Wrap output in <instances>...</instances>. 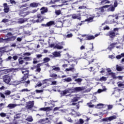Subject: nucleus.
I'll use <instances>...</instances> for the list:
<instances>
[{
    "label": "nucleus",
    "instance_id": "f257e3e1",
    "mask_svg": "<svg viewBox=\"0 0 124 124\" xmlns=\"http://www.w3.org/2000/svg\"><path fill=\"white\" fill-rule=\"evenodd\" d=\"M116 47L117 49H120L122 47V44L119 43H113L110 45L109 47H108V49L109 50H112L113 48Z\"/></svg>",
    "mask_w": 124,
    "mask_h": 124
},
{
    "label": "nucleus",
    "instance_id": "f03ea898",
    "mask_svg": "<svg viewBox=\"0 0 124 124\" xmlns=\"http://www.w3.org/2000/svg\"><path fill=\"white\" fill-rule=\"evenodd\" d=\"M16 38H17V36H13V34L11 32H8L7 33V38H6L5 40L6 41H14Z\"/></svg>",
    "mask_w": 124,
    "mask_h": 124
},
{
    "label": "nucleus",
    "instance_id": "7ed1b4c3",
    "mask_svg": "<svg viewBox=\"0 0 124 124\" xmlns=\"http://www.w3.org/2000/svg\"><path fill=\"white\" fill-rule=\"evenodd\" d=\"M31 55V52H25L23 53V56H24L25 57L23 58V60L26 62H30V61H31V60H32V58L30 57Z\"/></svg>",
    "mask_w": 124,
    "mask_h": 124
},
{
    "label": "nucleus",
    "instance_id": "20e7f679",
    "mask_svg": "<svg viewBox=\"0 0 124 124\" xmlns=\"http://www.w3.org/2000/svg\"><path fill=\"white\" fill-rule=\"evenodd\" d=\"M18 14L20 17H26L27 15H29V14H30V12H26L25 11V9H23L19 11Z\"/></svg>",
    "mask_w": 124,
    "mask_h": 124
},
{
    "label": "nucleus",
    "instance_id": "39448f33",
    "mask_svg": "<svg viewBox=\"0 0 124 124\" xmlns=\"http://www.w3.org/2000/svg\"><path fill=\"white\" fill-rule=\"evenodd\" d=\"M110 5H106L103 6L102 8L95 9L96 11H98V14H101V13H103L104 11H105V9L104 8H108Z\"/></svg>",
    "mask_w": 124,
    "mask_h": 124
},
{
    "label": "nucleus",
    "instance_id": "423d86ee",
    "mask_svg": "<svg viewBox=\"0 0 124 124\" xmlns=\"http://www.w3.org/2000/svg\"><path fill=\"white\" fill-rule=\"evenodd\" d=\"M33 105H34V101H29L26 103L25 107L26 109L30 110V109L33 107Z\"/></svg>",
    "mask_w": 124,
    "mask_h": 124
},
{
    "label": "nucleus",
    "instance_id": "0eeeda50",
    "mask_svg": "<svg viewBox=\"0 0 124 124\" xmlns=\"http://www.w3.org/2000/svg\"><path fill=\"white\" fill-rule=\"evenodd\" d=\"M34 23H39L42 22V16L41 15H38L37 16L35 17L32 20Z\"/></svg>",
    "mask_w": 124,
    "mask_h": 124
},
{
    "label": "nucleus",
    "instance_id": "6e6552de",
    "mask_svg": "<svg viewBox=\"0 0 124 124\" xmlns=\"http://www.w3.org/2000/svg\"><path fill=\"white\" fill-rule=\"evenodd\" d=\"M70 93H74V92H73V89L71 88H68V89L62 91L61 93V94L62 96H64L65 94Z\"/></svg>",
    "mask_w": 124,
    "mask_h": 124
},
{
    "label": "nucleus",
    "instance_id": "1a4fd4ad",
    "mask_svg": "<svg viewBox=\"0 0 124 124\" xmlns=\"http://www.w3.org/2000/svg\"><path fill=\"white\" fill-rule=\"evenodd\" d=\"M117 119V116L113 115L110 116L109 117H107L105 118H103L102 119L103 122H111V121H113V120H116Z\"/></svg>",
    "mask_w": 124,
    "mask_h": 124
},
{
    "label": "nucleus",
    "instance_id": "9d476101",
    "mask_svg": "<svg viewBox=\"0 0 124 124\" xmlns=\"http://www.w3.org/2000/svg\"><path fill=\"white\" fill-rule=\"evenodd\" d=\"M109 36L112 38L115 37V36L118 34V28L114 29L113 31H109Z\"/></svg>",
    "mask_w": 124,
    "mask_h": 124
},
{
    "label": "nucleus",
    "instance_id": "9b49d317",
    "mask_svg": "<svg viewBox=\"0 0 124 124\" xmlns=\"http://www.w3.org/2000/svg\"><path fill=\"white\" fill-rule=\"evenodd\" d=\"M9 72H10V69H0V79H2L3 78V76L1 77L0 75H2L3 74H7Z\"/></svg>",
    "mask_w": 124,
    "mask_h": 124
},
{
    "label": "nucleus",
    "instance_id": "f8f14e48",
    "mask_svg": "<svg viewBox=\"0 0 124 124\" xmlns=\"http://www.w3.org/2000/svg\"><path fill=\"white\" fill-rule=\"evenodd\" d=\"M2 78L3 79V81L6 83V84H9L10 81H11V78L8 75L4 76Z\"/></svg>",
    "mask_w": 124,
    "mask_h": 124
},
{
    "label": "nucleus",
    "instance_id": "ddd939ff",
    "mask_svg": "<svg viewBox=\"0 0 124 124\" xmlns=\"http://www.w3.org/2000/svg\"><path fill=\"white\" fill-rule=\"evenodd\" d=\"M84 90H85V87H78L74 88L73 89V91H74V93H79V92H81V91H84Z\"/></svg>",
    "mask_w": 124,
    "mask_h": 124
},
{
    "label": "nucleus",
    "instance_id": "4468645a",
    "mask_svg": "<svg viewBox=\"0 0 124 124\" xmlns=\"http://www.w3.org/2000/svg\"><path fill=\"white\" fill-rule=\"evenodd\" d=\"M72 18L73 19H78L81 21V14H74L72 15Z\"/></svg>",
    "mask_w": 124,
    "mask_h": 124
},
{
    "label": "nucleus",
    "instance_id": "2eb2a0df",
    "mask_svg": "<svg viewBox=\"0 0 124 124\" xmlns=\"http://www.w3.org/2000/svg\"><path fill=\"white\" fill-rule=\"evenodd\" d=\"M3 6H4V12L5 13H8L9 12V6L7 5V3H4L3 4Z\"/></svg>",
    "mask_w": 124,
    "mask_h": 124
},
{
    "label": "nucleus",
    "instance_id": "dca6fc26",
    "mask_svg": "<svg viewBox=\"0 0 124 124\" xmlns=\"http://www.w3.org/2000/svg\"><path fill=\"white\" fill-rule=\"evenodd\" d=\"M41 14H44V13H47L48 12V8L46 7H43L40 9Z\"/></svg>",
    "mask_w": 124,
    "mask_h": 124
},
{
    "label": "nucleus",
    "instance_id": "f3484780",
    "mask_svg": "<svg viewBox=\"0 0 124 124\" xmlns=\"http://www.w3.org/2000/svg\"><path fill=\"white\" fill-rule=\"evenodd\" d=\"M120 15H121V14H117L115 15H112L111 17H112V18H114L115 17L116 20H118V19H119V18L121 17H123V20H124V15L121 16Z\"/></svg>",
    "mask_w": 124,
    "mask_h": 124
},
{
    "label": "nucleus",
    "instance_id": "a211bd4d",
    "mask_svg": "<svg viewBox=\"0 0 124 124\" xmlns=\"http://www.w3.org/2000/svg\"><path fill=\"white\" fill-rule=\"evenodd\" d=\"M20 105H16V104H9L7 106V108H9V109H13V108H15L16 106H19Z\"/></svg>",
    "mask_w": 124,
    "mask_h": 124
},
{
    "label": "nucleus",
    "instance_id": "6ab92c4d",
    "mask_svg": "<svg viewBox=\"0 0 124 124\" xmlns=\"http://www.w3.org/2000/svg\"><path fill=\"white\" fill-rule=\"evenodd\" d=\"M98 35H99L98 34H95L94 36L93 35H89L87 37V40H92V39H94L95 37H97Z\"/></svg>",
    "mask_w": 124,
    "mask_h": 124
},
{
    "label": "nucleus",
    "instance_id": "aec40b11",
    "mask_svg": "<svg viewBox=\"0 0 124 124\" xmlns=\"http://www.w3.org/2000/svg\"><path fill=\"white\" fill-rule=\"evenodd\" d=\"M28 21V18H19L18 20V23L19 24H24V23H25V22H27Z\"/></svg>",
    "mask_w": 124,
    "mask_h": 124
},
{
    "label": "nucleus",
    "instance_id": "412c9836",
    "mask_svg": "<svg viewBox=\"0 0 124 124\" xmlns=\"http://www.w3.org/2000/svg\"><path fill=\"white\" fill-rule=\"evenodd\" d=\"M30 71L27 69H23L22 70V73L24 74V76H27L29 74Z\"/></svg>",
    "mask_w": 124,
    "mask_h": 124
},
{
    "label": "nucleus",
    "instance_id": "4be33fe9",
    "mask_svg": "<svg viewBox=\"0 0 124 124\" xmlns=\"http://www.w3.org/2000/svg\"><path fill=\"white\" fill-rule=\"evenodd\" d=\"M117 85L119 88H124V81H119L117 83Z\"/></svg>",
    "mask_w": 124,
    "mask_h": 124
},
{
    "label": "nucleus",
    "instance_id": "5701e85b",
    "mask_svg": "<svg viewBox=\"0 0 124 124\" xmlns=\"http://www.w3.org/2000/svg\"><path fill=\"white\" fill-rule=\"evenodd\" d=\"M55 25V21H50L47 22L46 24V27H51V26H54Z\"/></svg>",
    "mask_w": 124,
    "mask_h": 124
},
{
    "label": "nucleus",
    "instance_id": "b1692460",
    "mask_svg": "<svg viewBox=\"0 0 124 124\" xmlns=\"http://www.w3.org/2000/svg\"><path fill=\"white\" fill-rule=\"evenodd\" d=\"M51 67L52 68H53L52 70H54V71H56L57 72H59L61 70V68L59 67H55V66H53Z\"/></svg>",
    "mask_w": 124,
    "mask_h": 124
},
{
    "label": "nucleus",
    "instance_id": "393cba45",
    "mask_svg": "<svg viewBox=\"0 0 124 124\" xmlns=\"http://www.w3.org/2000/svg\"><path fill=\"white\" fill-rule=\"evenodd\" d=\"M49 77H51L52 78H54V79H57L58 78H60V77L58 76V75H57V74H51L49 75Z\"/></svg>",
    "mask_w": 124,
    "mask_h": 124
},
{
    "label": "nucleus",
    "instance_id": "a878e982",
    "mask_svg": "<svg viewBox=\"0 0 124 124\" xmlns=\"http://www.w3.org/2000/svg\"><path fill=\"white\" fill-rule=\"evenodd\" d=\"M39 3H31L30 4V7H37V6H38L39 5Z\"/></svg>",
    "mask_w": 124,
    "mask_h": 124
},
{
    "label": "nucleus",
    "instance_id": "bb28decb",
    "mask_svg": "<svg viewBox=\"0 0 124 124\" xmlns=\"http://www.w3.org/2000/svg\"><path fill=\"white\" fill-rule=\"evenodd\" d=\"M100 3L101 4H106V3H110V1L108 0H102Z\"/></svg>",
    "mask_w": 124,
    "mask_h": 124
},
{
    "label": "nucleus",
    "instance_id": "cd10ccee",
    "mask_svg": "<svg viewBox=\"0 0 124 124\" xmlns=\"http://www.w3.org/2000/svg\"><path fill=\"white\" fill-rule=\"evenodd\" d=\"M59 49V50H61V49H63V46H60L59 45H56V46H54V49Z\"/></svg>",
    "mask_w": 124,
    "mask_h": 124
},
{
    "label": "nucleus",
    "instance_id": "c85d7f7f",
    "mask_svg": "<svg viewBox=\"0 0 124 124\" xmlns=\"http://www.w3.org/2000/svg\"><path fill=\"white\" fill-rule=\"evenodd\" d=\"M65 71H72V72H74L75 71V68L74 67H71L70 68H66L65 70Z\"/></svg>",
    "mask_w": 124,
    "mask_h": 124
},
{
    "label": "nucleus",
    "instance_id": "c756f323",
    "mask_svg": "<svg viewBox=\"0 0 124 124\" xmlns=\"http://www.w3.org/2000/svg\"><path fill=\"white\" fill-rule=\"evenodd\" d=\"M18 62L19 64H23V63L25 62V60H23V58L22 57H20L18 59Z\"/></svg>",
    "mask_w": 124,
    "mask_h": 124
},
{
    "label": "nucleus",
    "instance_id": "7c9ffc66",
    "mask_svg": "<svg viewBox=\"0 0 124 124\" xmlns=\"http://www.w3.org/2000/svg\"><path fill=\"white\" fill-rule=\"evenodd\" d=\"M67 118V116L64 117V119H65L66 121H67V122H69V123H73V120H72L71 118Z\"/></svg>",
    "mask_w": 124,
    "mask_h": 124
},
{
    "label": "nucleus",
    "instance_id": "2f4dec72",
    "mask_svg": "<svg viewBox=\"0 0 124 124\" xmlns=\"http://www.w3.org/2000/svg\"><path fill=\"white\" fill-rule=\"evenodd\" d=\"M108 12L111 11L112 12L115 11V7L114 6L110 7L108 10Z\"/></svg>",
    "mask_w": 124,
    "mask_h": 124
},
{
    "label": "nucleus",
    "instance_id": "473e14b6",
    "mask_svg": "<svg viewBox=\"0 0 124 124\" xmlns=\"http://www.w3.org/2000/svg\"><path fill=\"white\" fill-rule=\"evenodd\" d=\"M6 50V46L0 47V53H4Z\"/></svg>",
    "mask_w": 124,
    "mask_h": 124
},
{
    "label": "nucleus",
    "instance_id": "72a5a7b5",
    "mask_svg": "<svg viewBox=\"0 0 124 124\" xmlns=\"http://www.w3.org/2000/svg\"><path fill=\"white\" fill-rule=\"evenodd\" d=\"M53 55L55 57H60V56H61V53H60L59 52H55L53 53Z\"/></svg>",
    "mask_w": 124,
    "mask_h": 124
},
{
    "label": "nucleus",
    "instance_id": "f704fd0d",
    "mask_svg": "<svg viewBox=\"0 0 124 124\" xmlns=\"http://www.w3.org/2000/svg\"><path fill=\"white\" fill-rule=\"evenodd\" d=\"M78 99H79L78 97H74V98L71 99V101L72 102H76L78 101Z\"/></svg>",
    "mask_w": 124,
    "mask_h": 124
},
{
    "label": "nucleus",
    "instance_id": "c9c22d12",
    "mask_svg": "<svg viewBox=\"0 0 124 124\" xmlns=\"http://www.w3.org/2000/svg\"><path fill=\"white\" fill-rule=\"evenodd\" d=\"M26 120L27 121V122H31L33 121V119H32V116H29L26 119Z\"/></svg>",
    "mask_w": 124,
    "mask_h": 124
},
{
    "label": "nucleus",
    "instance_id": "e433bc0d",
    "mask_svg": "<svg viewBox=\"0 0 124 124\" xmlns=\"http://www.w3.org/2000/svg\"><path fill=\"white\" fill-rule=\"evenodd\" d=\"M106 106L108 107V110L109 111L113 108V105H106Z\"/></svg>",
    "mask_w": 124,
    "mask_h": 124
},
{
    "label": "nucleus",
    "instance_id": "4c0bfd02",
    "mask_svg": "<svg viewBox=\"0 0 124 124\" xmlns=\"http://www.w3.org/2000/svg\"><path fill=\"white\" fill-rule=\"evenodd\" d=\"M93 16L91 17H89V18H87V19L85 20L86 22H93Z\"/></svg>",
    "mask_w": 124,
    "mask_h": 124
},
{
    "label": "nucleus",
    "instance_id": "58836bf2",
    "mask_svg": "<svg viewBox=\"0 0 124 124\" xmlns=\"http://www.w3.org/2000/svg\"><path fill=\"white\" fill-rule=\"evenodd\" d=\"M63 80L65 82H71V81H72V79L71 78H64Z\"/></svg>",
    "mask_w": 124,
    "mask_h": 124
},
{
    "label": "nucleus",
    "instance_id": "ea45409f",
    "mask_svg": "<svg viewBox=\"0 0 124 124\" xmlns=\"http://www.w3.org/2000/svg\"><path fill=\"white\" fill-rule=\"evenodd\" d=\"M109 75L113 78V79H116L117 77H116V74L114 73H109Z\"/></svg>",
    "mask_w": 124,
    "mask_h": 124
},
{
    "label": "nucleus",
    "instance_id": "a19ab883",
    "mask_svg": "<svg viewBox=\"0 0 124 124\" xmlns=\"http://www.w3.org/2000/svg\"><path fill=\"white\" fill-rule=\"evenodd\" d=\"M116 69L118 71H122L123 70V67L117 65L116 66Z\"/></svg>",
    "mask_w": 124,
    "mask_h": 124
},
{
    "label": "nucleus",
    "instance_id": "79ce46f5",
    "mask_svg": "<svg viewBox=\"0 0 124 124\" xmlns=\"http://www.w3.org/2000/svg\"><path fill=\"white\" fill-rule=\"evenodd\" d=\"M6 115H7V113H5L4 112H1L0 113V116L2 118H4V117H6Z\"/></svg>",
    "mask_w": 124,
    "mask_h": 124
},
{
    "label": "nucleus",
    "instance_id": "37998d69",
    "mask_svg": "<svg viewBox=\"0 0 124 124\" xmlns=\"http://www.w3.org/2000/svg\"><path fill=\"white\" fill-rule=\"evenodd\" d=\"M44 62H50V58L48 57H46L43 59Z\"/></svg>",
    "mask_w": 124,
    "mask_h": 124
},
{
    "label": "nucleus",
    "instance_id": "c03bdc74",
    "mask_svg": "<svg viewBox=\"0 0 124 124\" xmlns=\"http://www.w3.org/2000/svg\"><path fill=\"white\" fill-rule=\"evenodd\" d=\"M21 118V113H18L15 116V119H20Z\"/></svg>",
    "mask_w": 124,
    "mask_h": 124
},
{
    "label": "nucleus",
    "instance_id": "a18cd8bd",
    "mask_svg": "<svg viewBox=\"0 0 124 124\" xmlns=\"http://www.w3.org/2000/svg\"><path fill=\"white\" fill-rule=\"evenodd\" d=\"M11 93V92L9 90L5 91L4 92V94H6V95H9Z\"/></svg>",
    "mask_w": 124,
    "mask_h": 124
},
{
    "label": "nucleus",
    "instance_id": "49530a36",
    "mask_svg": "<svg viewBox=\"0 0 124 124\" xmlns=\"http://www.w3.org/2000/svg\"><path fill=\"white\" fill-rule=\"evenodd\" d=\"M114 22H115V20H114V18H112L111 19L108 20V24H113L114 23Z\"/></svg>",
    "mask_w": 124,
    "mask_h": 124
},
{
    "label": "nucleus",
    "instance_id": "de8ad7c7",
    "mask_svg": "<svg viewBox=\"0 0 124 124\" xmlns=\"http://www.w3.org/2000/svg\"><path fill=\"white\" fill-rule=\"evenodd\" d=\"M4 108V104L3 103H0V110L1 111L2 109Z\"/></svg>",
    "mask_w": 124,
    "mask_h": 124
},
{
    "label": "nucleus",
    "instance_id": "09e8293b",
    "mask_svg": "<svg viewBox=\"0 0 124 124\" xmlns=\"http://www.w3.org/2000/svg\"><path fill=\"white\" fill-rule=\"evenodd\" d=\"M50 79H46L43 80V85H44V84H47V82H48V81H50Z\"/></svg>",
    "mask_w": 124,
    "mask_h": 124
},
{
    "label": "nucleus",
    "instance_id": "8fccbe9b",
    "mask_svg": "<svg viewBox=\"0 0 124 124\" xmlns=\"http://www.w3.org/2000/svg\"><path fill=\"white\" fill-rule=\"evenodd\" d=\"M75 81V82H78V83H81V82L83 81V79H82L81 78H78L76 79Z\"/></svg>",
    "mask_w": 124,
    "mask_h": 124
},
{
    "label": "nucleus",
    "instance_id": "3c124183",
    "mask_svg": "<svg viewBox=\"0 0 124 124\" xmlns=\"http://www.w3.org/2000/svg\"><path fill=\"white\" fill-rule=\"evenodd\" d=\"M103 104H99L97 105V108L98 109H100V108H102L103 107Z\"/></svg>",
    "mask_w": 124,
    "mask_h": 124
},
{
    "label": "nucleus",
    "instance_id": "603ef678",
    "mask_svg": "<svg viewBox=\"0 0 124 124\" xmlns=\"http://www.w3.org/2000/svg\"><path fill=\"white\" fill-rule=\"evenodd\" d=\"M58 102V101H54V100H50V104H51L52 105H53V107H55V104H54L53 103H56V102Z\"/></svg>",
    "mask_w": 124,
    "mask_h": 124
},
{
    "label": "nucleus",
    "instance_id": "864d4df0",
    "mask_svg": "<svg viewBox=\"0 0 124 124\" xmlns=\"http://www.w3.org/2000/svg\"><path fill=\"white\" fill-rule=\"evenodd\" d=\"M28 79V76H24L22 78L21 81L24 82V81H26Z\"/></svg>",
    "mask_w": 124,
    "mask_h": 124
},
{
    "label": "nucleus",
    "instance_id": "5fc2aeb1",
    "mask_svg": "<svg viewBox=\"0 0 124 124\" xmlns=\"http://www.w3.org/2000/svg\"><path fill=\"white\" fill-rule=\"evenodd\" d=\"M85 123V121H84V120L82 119H79V122H78V124H83Z\"/></svg>",
    "mask_w": 124,
    "mask_h": 124
},
{
    "label": "nucleus",
    "instance_id": "6e6d98bb",
    "mask_svg": "<svg viewBox=\"0 0 124 124\" xmlns=\"http://www.w3.org/2000/svg\"><path fill=\"white\" fill-rule=\"evenodd\" d=\"M61 108H62V107H55L54 109H53V111L54 112H56V111H58V110L59 109H61Z\"/></svg>",
    "mask_w": 124,
    "mask_h": 124
},
{
    "label": "nucleus",
    "instance_id": "4d7b16f0",
    "mask_svg": "<svg viewBox=\"0 0 124 124\" xmlns=\"http://www.w3.org/2000/svg\"><path fill=\"white\" fill-rule=\"evenodd\" d=\"M106 80H107L106 77H102L100 78L99 81H106Z\"/></svg>",
    "mask_w": 124,
    "mask_h": 124
},
{
    "label": "nucleus",
    "instance_id": "13d9d810",
    "mask_svg": "<svg viewBox=\"0 0 124 124\" xmlns=\"http://www.w3.org/2000/svg\"><path fill=\"white\" fill-rule=\"evenodd\" d=\"M87 105H88V106H89V107H90V108H93V107H94V105H92V103H87Z\"/></svg>",
    "mask_w": 124,
    "mask_h": 124
},
{
    "label": "nucleus",
    "instance_id": "bf43d9fd",
    "mask_svg": "<svg viewBox=\"0 0 124 124\" xmlns=\"http://www.w3.org/2000/svg\"><path fill=\"white\" fill-rule=\"evenodd\" d=\"M59 0H51L50 3V4H54L55 2H57Z\"/></svg>",
    "mask_w": 124,
    "mask_h": 124
},
{
    "label": "nucleus",
    "instance_id": "052dcab7",
    "mask_svg": "<svg viewBox=\"0 0 124 124\" xmlns=\"http://www.w3.org/2000/svg\"><path fill=\"white\" fill-rule=\"evenodd\" d=\"M21 93L24 92H30V90H29L28 89H24L20 91Z\"/></svg>",
    "mask_w": 124,
    "mask_h": 124
},
{
    "label": "nucleus",
    "instance_id": "680f3d73",
    "mask_svg": "<svg viewBox=\"0 0 124 124\" xmlns=\"http://www.w3.org/2000/svg\"><path fill=\"white\" fill-rule=\"evenodd\" d=\"M51 110H52V108H51V107H50L46 108V111H51Z\"/></svg>",
    "mask_w": 124,
    "mask_h": 124
},
{
    "label": "nucleus",
    "instance_id": "e2e57ef3",
    "mask_svg": "<svg viewBox=\"0 0 124 124\" xmlns=\"http://www.w3.org/2000/svg\"><path fill=\"white\" fill-rule=\"evenodd\" d=\"M0 96L2 98H3V99L5 98V96L4 95V94H3L1 93H0Z\"/></svg>",
    "mask_w": 124,
    "mask_h": 124
},
{
    "label": "nucleus",
    "instance_id": "0e129e2a",
    "mask_svg": "<svg viewBox=\"0 0 124 124\" xmlns=\"http://www.w3.org/2000/svg\"><path fill=\"white\" fill-rule=\"evenodd\" d=\"M51 85L52 86H55L57 85V81H52Z\"/></svg>",
    "mask_w": 124,
    "mask_h": 124
},
{
    "label": "nucleus",
    "instance_id": "69168bd1",
    "mask_svg": "<svg viewBox=\"0 0 124 124\" xmlns=\"http://www.w3.org/2000/svg\"><path fill=\"white\" fill-rule=\"evenodd\" d=\"M55 13L56 15H60V14H61V10H59L56 11Z\"/></svg>",
    "mask_w": 124,
    "mask_h": 124
},
{
    "label": "nucleus",
    "instance_id": "338daca9",
    "mask_svg": "<svg viewBox=\"0 0 124 124\" xmlns=\"http://www.w3.org/2000/svg\"><path fill=\"white\" fill-rule=\"evenodd\" d=\"M2 22H3V23H7L8 22H9V20L8 19H3L2 20Z\"/></svg>",
    "mask_w": 124,
    "mask_h": 124
},
{
    "label": "nucleus",
    "instance_id": "774afa93",
    "mask_svg": "<svg viewBox=\"0 0 124 124\" xmlns=\"http://www.w3.org/2000/svg\"><path fill=\"white\" fill-rule=\"evenodd\" d=\"M42 86V83L41 82H39L37 84V87H41Z\"/></svg>",
    "mask_w": 124,
    "mask_h": 124
}]
</instances>
